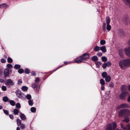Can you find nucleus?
I'll return each mask as SVG.
<instances>
[{"instance_id":"f257e3e1","label":"nucleus","mask_w":130,"mask_h":130,"mask_svg":"<svg viewBox=\"0 0 130 130\" xmlns=\"http://www.w3.org/2000/svg\"><path fill=\"white\" fill-rule=\"evenodd\" d=\"M130 65V59H125L121 61L119 63V66L121 68L123 69L125 67L128 66Z\"/></svg>"},{"instance_id":"f03ea898","label":"nucleus","mask_w":130,"mask_h":130,"mask_svg":"<svg viewBox=\"0 0 130 130\" xmlns=\"http://www.w3.org/2000/svg\"><path fill=\"white\" fill-rule=\"evenodd\" d=\"M12 72V70L10 69L6 68L5 69L4 71V77L6 78L9 77V75Z\"/></svg>"},{"instance_id":"7ed1b4c3","label":"nucleus","mask_w":130,"mask_h":130,"mask_svg":"<svg viewBox=\"0 0 130 130\" xmlns=\"http://www.w3.org/2000/svg\"><path fill=\"white\" fill-rule=\"evenodd\" d=\"M16 93L17 96L19 98L21 99H24L26 97L25 95L22 93L20 91H17L16 92Z\"/></svg>"},{"instance_id":"20e7f679","label":"nucleus","mask_w":130,"mask_h":130,"mask_svg":"<svg viewBox=\"0 0 130 130\" xmlns=\"http://www.w3.org/2000/svg\"><path fill=\"white\" fill-rule=\"evenodd\" d=\"M128 95V92H123L121 93L119 96L121 100H124L126 99V96Z\"/></svg>"},{"instance_id":"39448f33","label":"nucleus","mask_w":130,"mask_h":130,"mask_svg":"<svg viewBox=\"0 0 130 130\" xmlns=\"http://www.w3.org/2000/svg\"><path fill=\"white\" fill-rule=\"evenodd\" d=\"M5 84L7 86L10 87L13 85L14 83L10 79H7L5 83Z\"/></svg>"},{"instance_id":"423d86ee","label":"nucleus","mask_w":130,"mask_h":130,"mask_svg":"<svg viewBox=\"0 0 130 130\" xmlns=\"http://www.w3.org/2000/svg\"><path fill=\"white\" fill-rule=\"evenodd\" d=\"M81 57L82 58L84 62L87 60V59L89 57V54L85 53L81 56Z\"/></svg>"},{"instance_id":"0eeeda50","label":"nucleus","mask_w":130,"mask_h":130,"mask_svg":"<svg viewBox=\"0 0 130 130\" xmlns=\"http://www.w3.org/2000/svg\"><path fill=\"white\" fill-rule=\"evenodd\" d=\"M126 115L125 109H122L120 110L118 113V116L119 117H121Z\"/></svg>"},{"instance_id":"6e6552de","label":"nucleus","mask_w":130,"mask_h":130,"mask_svg":"<svg viewBox=\"0 0 130 130\" xmlns=\"http://www.w3.org/2000/svg\"><path fill=\"white\" fill-rule=\"evenodd\" d=\"M130 108V105L126 103H123L118 106V109L121 108Z\"/></svg>"},{"instance_id":"1a4fd4ad","label":"nucleus","mask_w":130,"mask_h":130,"mask_svg":"<svg viewBox=\"0 0 130 130\" xmlns=\"http://www.w3.org/2000/svg\"><path fill=\"white\" fill-rule=\"evenodd\" d=\"M75 60V61H74V62H76L77 63H79L82 62H84L83 60H82V58L81 57V56L78 57Z\"/></svg>"},{"instance_id":"9d476101","label":"nucleus","mask_w":130,"mask_h":130,"mask_svg":"<svg viewBox=\"0 0 130 130\" xmlns=\"http://www.w3.org/2000/svg\"><path fill=\"white\" fill-rule=\"evenodd\" d=\"M112 126V125L111 124H108L106 125L105 130H113Z\"/></svg>"},{"instance_id":"9b49d317","label":"nucleus","mask_w":130,"mask_h":130,"mask_svg":"<svg viewBox=\"0 0 130 130\" xmlns=\"http://www.w3.org/2000/svg\"><path fill=\"white\" fill-rule=\"evenodd\" d=\"M126 54L128 56H130V47L128 48H126L124 50Z\"/></svg>"},{"instance_id":"f8f14e48","label":"nucleus","mask_w":130,"mask_h":130,"mask_svg":"<svg viewBox=\"0 0 130 130\" xmlns=\"http://www.w3.org/2000/svg\"><path fill=\"white\" fill-rule=\"evenodd\" d=\"M124 3L130 8V0H122Z\"/></svg>"},{"instance_id":"ddd939ff","label":"nucleus","mask_w":130,"mask_h":130,"mask_svg":"<svg viewBox=\"0 0 130 130\" xmlns=\"http://www.w3.org/2000/svg\"><path fill=\"white\" fill-rule=\"evenodd\" d=\"M100 50L102 51L103 53H105L107 51L106 47L105 46H103L102 47H100Z\"/></svg>"},{"instance_id":"4468645a","label":"nucleus","mask_w":130,"mask_h":130,"mask_svg":"<svg viewBox=\"0 0 130 130\" xmlns=\"http://www.w3.org/2000/svg\"><path fill=\"white\" fill-rule=\"evenodd\" d=\"M8 7V6L5 4H3L0 5V7L1 8L6 9Z\"/></svg>"},{"instance_id":"2eb2a0df","label":"nucleus","mask_w":130,"mask_h":130,"mask_svg":"<svg viewBox=\"0 0 130 130\" xmlns=\"http://www.w3.org/2000/svg\"><path fill=\"white\" fill-rule=\"evenodd\" d=\"M110 19L109 17L108 16L106 17V22L107 25L109 24L110 22Z\"/></svg>"},{"instance_id":"dca6fc26","label":"nucleus","mask_w":130,"mask_h":130,"mask_svg":"<svg viewBox=\"0 0 130 130\" xmlns=\"http://www.w3.org/2000/svg\"><path fill=\"white\" fill-rule=\"evenodd\" d=\"M20 117L22 120H24L26 119V117L25 115L22 113H21L20 115Z\"/></svg>"},{"instance_id":"f3484780","label":"nucleus","mask_w":130,"mask_h":130,"mask_svg":"<svg viewBox=\"0 0 130 130\" xmlns=\"http://www.w3.org/2000/svg\"><path fill=\"white\" fill-rule=\"evenodd\" d=\"M111 79V77L110 76H107L105 78V81L106 82H109Z\"/></svg>"},{"instance_id":"a211bd4d","label":"nucleus","mask_w":130,"mask_h":130,"mask_svg":"<svg viewBox=\"0 0 130 130\" xmlns=\"http://www.w3.org/2000/svg\"><path fill=\"white\" fill-rule=\"evenodd\" d=\"M122 121L123 122H126V123H128L129 121V118L128 117H126L125 118L124 120H122Z\"/></svg>"},{"instance_id":"6ab92c4d","label":"nucleus","mask_w":130,"mask_h":130,"mask_svg":"<svg viewBox=\"0 0 130 130\" xmlns=\"http://www.w3.org/2000/svg\"><path fill=\"white\" fill-rule=\"evenodd\" d=\"M17 124L18 126H20L21 124V120L19 119L17 120Z\"/></svg>"},{"instance_id":"aec40b11","label":"nucleus","mask_w":130,"mask_h":130,"mask_svg":"<svg viewBox=\"0 0 130 130\" xmlns=\"http://www.w3.org/2000/svg\"><path fill=\"white\" fill-rule=\"evenodd\" d=\"M113 128V130H115L117 127V124L115 122H112Z\"/></svg>"},{"instance_id":"412c9836","label":"nucleus","mask_w":130,"mask_h":130,"mask_svg":"<svg viewBox=\"0 0 130 130\" xmlns=\"http://www.w3.org/2000/svg\"><path fill=\"white\" fill-rule=\"evenodd\" d=\"M95 64L96 67L99 68L100 67V65L101 64V62L100 61H98L95 63Z\"/></svg>"},{"instance_id":"4be33fe9","label":"nucleus","mask_w":130,"mask_h":130,"mask_svg":"<svg viewBox=\"0 0 130 130\" xmlns=\"http://www.w3.org/2000/svg\"><path fill=\"white\" fill-rule=\"evenodd\" d=\"M92 60L94 62L98 60V58L96 56H94L92 57Z\"/></svg>"},{"instance_id":"5701e85b","label":"nucleus","mask_w":130,"mask_h":130,"mask_svg":"<svg viewBox=\"0 0 130 130\" xmlns=\"http://www.w3.org/2000/svg\"><path fill=\"white\" fill-rule=\"evenodd\" d=\"M3 100L4 102H7L8 101L9 99L7 96H4L3 97Z\"/></svg>"},{"instance_id":"b1692460","label":"nucleus","mask_w":130,"mask_h":130,"mask_svg":"<svg viewBox=\"0 0 130 130\" xmlns=\"http://www.w3.org/2000/svg\"><path fill=\"white\" fill-rule=\"evenodd\" d=\"M13 112L14 115H17L18 114L19 110L17 109H15L14 110Z\"/></svg>"},{"instance_id":"393cba45","label":"nucleus","mask_w":130,"mask_h":130,"mask_svg":"<svg viewBox=\"0 0 130 130\" xmlns=\"http://www.w3.org/2000/svg\"><path fill=\"white\" fill-rule=\"evenodd\" d=\"M14 67L15 69H20L21 67L20 65L16 64L14 65Z\"/></svg>"},{"instance_id":"a878e982","label":"nucleus","mask_w":130,"mask_h":130,"mask_svg":"<svg viewBox=\"0 0 130 130\" xmlns=\"http://www.w3.org/2000/svg\"><path fill=\"white\" fill-rule=\"evenodd\" d=\"M125 111L126 115H127L130 116V111L127 109H125Z\"/></svg>"},{"instance_id":"bb28decb","label":"nucleus","mask_w":130,"mask_h":130,"mask_svg":"<svg viewBox=\"0 0 130 130\" xmlns=\"http://www.w3.org/2000/svg\"><path fill=\"white\" fill-rule=\"evenodd\" d=\"M10 104L12 106H14L15 105V103L13 100H10L9 101Z\"/></svg>"},{"instance_id":"cd10ccee","label":"nucleus","mask_w":130,"mask_h":130,"mask_svg":"<svg viewBox=\"0 0 130 130\" xmlns=\"http://www.w3.org/2000/svg\"><path fill=\"white\" fill-rule=\"evenodd\" d=\"M101 59L103 61L105 62L107 60V59L106 57L105 56H103L101 58Z\"/></svg>"},{"instance_id":"c85d7f7f","label":"nucleus","mask_w":130,"mask_h":130,"mask_svg":"<svg viewBox=\"0 0 130 130\" xmlns=\"http://www.w3.org/2000/svg\"><path fill=\"white\" fill-rule=\"evenodd\" d=\"M28 102L29 105L30 106H32L33 104V100H30L28 101Z\"/></svg>"},{"instance_id":"c756f323","label":"nucleus","mask_w":130,"mask_h":130,"mask_svg":"<svg viewBox=\"0 0 130 130\" xmlns=\"http://www.w3.org/2000/svg\"><path fill=\"white\" fill-rule=\"evenodd\" d=\"M102 76L103 78H105L107 76V74L106 72H104L102 73Z\"/></svg>"},{"instance_id":"7c9ffc66","label":"nucleus","mask_w":130,"mask_h":130,"mask_svg":"<svg viewBox=\"0 0 130 130\" xmlns=\"http://www.w3.org/2000/svg\"><path fill=\"white\" fill-rule=\"evenodd\" d=\"M123 52V51L122 50H120L119 51V54L121 58H122L123 57V55L122 53Z\"/></svg>"},{"instance_id":"2f4dec72","label":"nucleus","mask_w":130,"mask_h":130,"mask_svg":"<svg viewBox=\"0 0 130 130\" xmlns=\"http://www.w3.org/2000/svg\"><path fill=\"white\" fill-rule=\"evenodd\" d=\"M100 82L101 84L103 85H104L105 84V82L104 80L102 79H100Z\"/></svg>"},{"instance_id":"473e14b6","label":"nucleus","mask_w":130,"mask_h":130,"mask_svg":"<svg viewBox=\"0 0 130 130\" xmlns=\"http://www.w3.org/2000/svg\"><path fill=\"white\" fill-rule=\"evenodd\" d=\"M94 49L95 52L98 51L100 50V47H99L98 46H96L94 48Z\"/></svg>"},{"instance_id":"72a5a7b5","label":"nucleus","mask_w":130,"mask_h":130,"mask_svg":"<svg viewBox=\"0 0 130 130\" xmlns=\"http://www.w3.org/2000/svg\"><path fill=\"white\" fill-rule=\"evenodd\" d=\"M22 89L24 91H26L28 89V88L26 86H23L22 87Z\"/></svg>"},{"instance_id":"f704fd0d","label":"nucleus","mask_w":130,"mask_h":130,"mask_svg":"<svg viewBox=\"0 0 130 130\" xmlns=\"http://www.w3.org/2000/svg\"><path fill=\"white\" fill-rule=\"evenodd\" d=\"M24 72V70L22 69H19L18 70V72L20 74L23 73Z\"/></svg>"},{"instance_id":"c9c22d12","label":"nucleus","mask_w":130,"mask_h":130,"mask_svg":"<svg viewBox=\"0 0 130 130\" xmlns=\"http://www.w3.org/2000/svg\"><path fill=\"white\" fill-rule=\"evenodd\" d=\"M36 108L34 107H32L31 108V111L32 112H35L36 111Z\"/></svg>"},{"instance_id":"e433bc0d","label":"nucleus","mask_w":130,"mask_h":130,"mask_svg":"<svg viewBox=\"0 0 130 130\" xmlns=\"http://www.w3.org/2000/svg\"><path fill=\"white\" fill-rule=\"evenodd\" d=\"M106 26V24L105 23H104L103 24V25L102 26V29L104 31V32H105L106 30H105V27Z\"/></svg>"},{"instance_id":"4c0bfd02","label":"nucleus","mask_w":130,"mask_h":130,"mask_svg":"<svg viewBox=\"0 0 130 130\" xmlns=\"http://www.w3.org/2000/svg\"><path fill=\"white\" fill-rule=\"evenodd\" d=\"M7 60L8 62L9 63H11L13 62V60L12 59L9 57L8 58Z\"/></svg>"},{"instance_id":"58836bf2","label":"nucleus","mask_w":130,"mask_h":130,"mask_svg":"<svg viewBox=\"0 0 130 130\" xmlns=\"http://www.w3.org/2000/svg\"><path fill=\"white\" fill-rule=\"evenodd\" d=\"M25 72L26 74H29L30 72V70L26 68L25 70Z\"/></svg>"},{"instance_id":"ea45409f","label":"nucleus","mask_w":130,"mask_h":130,"mask_svg":"<svg viewBox=\"0 0 130 130\" xmlns=\"http://www.w3.org/2000/svg\"><path fill=\"white\" fill-rule=\"evenodd\" d=\"M106 28L108 31H110L111 28V26L109 24L107 25Z\"/></svg>"},{"instance_id":"a19ab883","label":"nucleus","mask_w":130,"mask_h":130,"mask_svg":"<svg viewBox=\"0 0 130 130\" xmlns=\"http://www.w3.org/2000/svg\"><path fill=\"white\" fill-rule=\"evenodd\" d=\"M100 43L101 45H103L106 43V41L105 40H101L100 41Z\"/></svg>"},{"instance_id":"79ce46f5","label":"nucleus","mask_w":130,"mask_h":130,"mask_svg":"<svg viewBox=\"0 0 130 130\" xmlns=\"http://www.w3.org/2000/svg\"><path fill=\"white\" fill-rule=\"evenodd\" d=\"M26 96L28 100H30L31 99V96L30 94H27Z\"/></svg>"},{"instance_id":"37998d69","label":"nucleus","mask_w":130,"mask_h":130,"mask_svg":"<svg viewBox=\"0 0 130 130\" xmlns=\"http://www.w3.org/2000/svg\"><path fill=\"white\" fill-rule=\"evenodd\" d=\"M106 63L107 67H110L111 65V63L110 61H108L107 63Z\"/></svg>"},{"instance_id":"c03bdc74","label":"nucleus","mask_w":130,"mask_h":130,"mask_svg":"<svg viewBox=\"0 0 130 130\" xmlns=\"http://www.w3.org/2000/svg\"><path fill=\"white\" fill-rule=\"evenodd\" d=\"M21 125L20 128L21 129H23L25 128V126L24 124L23 123Z\"/></svg>"},{"instance_id":"a18cd8bd","label":"nucleus","mask_w":130,"mask_h":130,"mask_svg":"<svg viewBox=\"0 0 130 130\" xmlns=\"http://www.w3.org/2000/svg\"><path fill=\"white\" fill-rule=\"evenodd\" d=\"M125 89V86L124 85L122 86L121 88V91H123Z\"/></svg>"},{"instance_id":"49530a36","label":"nucleus","mask_w":130,"mask_h":130,"mask_svg":"<svg viewBox=\"0 0 130 130\" xmlns=\"http://www.w3.org/2000/svg\"><path fill=\"white\" fill-rule=\"evenodd\" d=\"M16 107L18 108H19L21 107V105L20 103H18L16 104Z\"/></svg>"},{"instance_id":"de8ad7c7","label":"nucleus","mask_w":130,"mask_h":130,"mask_svg":"<svg viewBox=\"0 0 130 130\" xmlns=\"http://www.w3.org/2000/svg\"><path fill=\"white\" fill-rule=\"evenodd\" d=\"M2 89L3 91H5L7 90V88L6 86H3L2 87Z\"/></svg>"},{"instance_id":"09e8293b","label":"nucleus","mask_w":130,"mask_h":130,"mask_svg":"<svg viewBox=\"0 0 130 130\" xmlns=\"http://www.w3.org/2000/svg\"><path fill=\"white\" fill-rule=\"evenodd\" d=\"M3 111L4 112V113L6 114V115H9V112L8 111V110H3Z\"/></svg>"},{"instance_id":"8fccbe9b","label":"nucleus","mask_w":130,"mask_h":130,"mask_svg":"<svg viewBox=\"0 0 130 130\" xmlns=\"http://www.w3.org/2000/svg\"><path fill=\"white\" fill-rule=\"evenodd\" d=\"M121 126L122 127V128L124 130H127L126 128L124 126V125L123 124L121 123Z\"/></svg>"},{"instance_id":"3c124183","label":"nucleus","mask_w":130,"mask_h":130,"mask_svg":"<svg viewBox=\"0 0 130 130\" xmlns=\"http://www.w3.org/2000/svg\"><path fill=\"white\" fill-rule=\"evenodd\" d=\"M37 86V84L35 83H33L32 84V87L33 88H36Z\"/></svg>"},{"instance_id":"603ef678","label":"nucleus","mask_w":130,"mask_h":130,"mask_svg":"<svg viewBox=\"0 0 130 130\" xmlns=\"http://www.w3.org/2000/svg\"><path fill=\"white\" fill-rule=\"evenodd\" d=\"M40 81V79L39 77L36 78V79L35 80V82L36 83H38Z\"/></svg>"},{"instance_id":"864d4df0","label":"nucleus","mask_w":130,"mask_h":130,"mask_svg":"<svg viewBox=\"0 0 130 130\" xmlns=\"http://www.w3.org/2000/svg\"><path fill=\"white\" fill-rule=\"evenodd\" d=\"M114 84L112 82H111L109 84V86L113 88V87Z\"/></svg>"},{"instance_id":"5fc2aeb1","label":"nucleus","mask_w":130,"mask_h":130,"mask_svg":"<svg viewBox=\"0 0 130 130\" xmlns=\"http://www.w3.org/2000/svg\"><path fill=\"white\" fill-rule=\"evenodd\" d=\"M106 66H107L106 63H104L103 64L102 67L104 69H105L106 68Z\"/></svg>"},{"instance_id":"6e6d98bb","label":"nucleus","mask_w":130,"mask_h":130,"mask_svg":"<svg viewBox=\"0 0 130 130\" xmlns=\"http://www.w3.org/2000/svg\"><path fill=\"white\" fill-rule=\"evenodd\" d=\"M7 67L11 68H12V65L11 64H7Z\"/></svg>"},{"instance_id":"4d7b16f0","label":"nucleus","mask_w":130,"mask_h":130,"mask_svg":"<svg viewBox=\"0 0 130 130\" xmlns=\"http://www.w3.org/2000/svg\"><path fill=\"white\" fill-rule=\"evenodd\" d=\"M1 61L2 63H5L6 62L5 60L4 59H2L1 60Z\"/></svg>"},{"instance_id":"13d9d810","label":"nucleus","mask_w":130,"mask_h":130,"mask_svg":"<svg viewBox=\"0 0 130 130\" xmlns=\"http://www.w3.org/2000/svg\"><path fill=\"white\" fill-rule=\"evenodd\" d=\"M22 80L20 79H19L18 80V84L19 85H20L22 83Z\"/></svg>"},{"instance_id":"bf43d9fd","label":"nucleus","mask_w":130,"mask_h":130,"mask_svg":"<svg viewBox=\"0 0 130 130\" xmlns=\"http://www.w3.org/2000/svg\"><path fill=\"white\" fill-rule=\"evenodd\" d=\"M9 117L10 118L12 119H14V117L13 116V115H9Z\"/></svg>"},{"instance_id":"052dcab7","label":"nucleus","mask_w":130,"mask_h":130,"mask_svg":"<svg viewBox=\"0 0 130 130\" xmlns=\"http://www.w3.org/2000/svg\"><path fill=\"white\" fill-rule=\"evenodd\" d=\"M5 82V80L2 78H0V82L1 83H4Z\"/></svg>"},{"instance_id":"680f3d73","label":"nucleus","mask_w":130,"mask_h":130,"mask_svg":"<svg viewBox=\"0 0 130 130\" xmlns=\"http://www.w3.org/2000/svg\"><path fill=\"white\" fill-rule=\"evenodd\" d=\"M127 127L130 130V123H129L127 125Z\"/></svg>"},{"instance_id":"e2e57ef3","label":"nucleus","mask_w":130,"mask_h":130,"mask_svg":"<svg viewBox=\"0 0 130 130\" xmlns=\"http://www.w3.org/2000/svg\"><path fill=\"white\" fill-rule=\"evenodd\" d=\"M97 55L99 57H100L102 55V53H97Z\"/></svg>"},{"instance_id":"0e129e2a","label":"nucleus","mask_w":130,"mask_h":130,"mask_svg":"<svg viewBox=\"0 0 130 130\" xmlns=\"http://www.w3.org/2000/svg\"><path fill=\"white\" fill-rule=\"evenodd\" d=\"M101 88L102 90L104 91L105 89V87L103 86H102Z\"/></svg>"},{"instance_id":"69168bd1","label":"nucleus","mask_w":130,"mask_h":130,"mask_svg":"<svg viewBox=\"0 0 130 130\" xmlns=\"http://www.w3.org/2000/svg\"><path fill=\"white\" fill-rule=\"evenodd\" d=\"M31 75L33 76H35L36 74L34 72H31Z\"/></svg>"},{"instance_id":"338daca9","label":"nucleus","mask_w":130,"mask_h":130,"mask_svg":"<svg viewBox=\"0 0 130 130\" xmlns=\"http://www.w3.org/2000/svg\"><path fill=\"white\" fill-rule=\"evenodd\" d=\"M127 101L128 102L130 103V96H129L128 97Z\"/></svg>"},{"instance_id":"774afa93","label":"nucleus","mask_w":130,"mask_h":130,"mask_svg":"<svg viewBox=\"0 0 130 130\" xmlns=\"http://www.w3.org/2000/svg\"><path fill=\"white\" fill-rule=\"evenodd\" d=\"M3 73V71L1 69H0V75H1Z\"/></svg>"}]
</instances>
